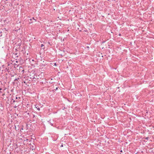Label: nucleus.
<instances>
[{
    "mask_svg": "<svg viewBox=\"0 0 154 154\" xmlns=\"http://www.w3.org/2000/svg\"><path fill=\"white\" fill-rule=\"evenodd\" d=\"M35 107L39 111L40 110V107L37 105H35Z\"/></svg>",
    "mask_w": 154,
    "mask_h": 154,
    "instance_id": "1",
    "label": "nucleus"
},
{
    "mask_svg": "<svg viewBox=\"0 0 154 154\" xmlns=\"http://www.w3.org/2000/svg\"><path fill=\"white\" fill-rule=\"evenodd\" d=\"M43 80L44 81L43 82H41V83L42 84H43L44 83L45 84L47 82L46 81L45 79H43Z\"/></svg>",
    "mask_w": 154,
    "mask_h": 154,
    "instance_id": "2",
    "label": "nucleus"
},
{
    "mask_svg": "<svg viewBox=\"0 0 154 154\" xmlns=\"http://www.w3.org/2000/svg\"><path fill=\"white\" fill-rule=\"evenodd\" d=\"M15 55L16 56V57H18V54L17 53H15Z\"/></svg>",
    "mask_w": 154,
    "mask_h": 154,
    "instance_id": "3",
    "label": "nucleus"
},
{
    "mask_svg": "<svg viewBox=\"0 0 154 154\" xmlns=\"http://www.w3.org/2000/svg\"><path fill=\"white\" fill-rule=\"evenodd\" d=\"M5 70L7 71L8 72H9V70L7 68H6L5 69Z\"/></svg>",
    "mask_w": 154,
    "mask_h": 154,
    "instance_id": "4",
    "label": "nucleus"
},
{
    "mask_svg": "<svg viewBox=\"0 0 154 154\" xmlns=\"http://www.w3.org/2000/svg\"><path fill=\"white\" fill-rule=\"evenodd\" d=\"M19 78H17V79H15V80H14V81H15L16 80L17 81L18 80H19Z\"/></svg>",
    "mask_w": 154,
    "mask_h": 154,
    "instance_id": "5",
    "label": "nucleus"
},
{
    "mask_svg": "<svg viewBox=\"0 0 154 154\" xmlns=\"http://www.w3.org/2000/svg\"><path fill=\"white\" fill-rule=\"evenodd\" d=\"M44 46V45L43 44H42L41 45V47L42 48V49H44V48H43V47Z\"/></svg>",
    "mask_w": 154,
    "mask_h": 154,
    "instance_id": "6",
    "label": "nucleus"
},
{
    "mask_svg": "<svg viewBox=\"0 0 154 154\" xmlns=\"http://www.w3.org/2000/svg\"><path fill=\"white\" fill-rule=\"evenodd\" d=\"M45 64H42V66H45Z\"/></svg>",
    "mask_w": 154,
    "mask_h": 154,
    "instance_id": "7",
    "label": "nucleus"
},
{
    "mask_svg": "<svg viewBox=\"0 0 154 154\" xmlns=\"http://www.w3.org/2000/svg\"><path fill=\"white\" fill-rule=\"evenodd\" d=\"M148 138H149V137H146L145 138V139H146V140H148Z\"/></svg>",
    "mask_w": 154,
    "mask_h": 154,
    "instance_id": "8",
    "label": "nucleus"
},
{
    "mask_svg": "<svg viewBox=\"0 0 154 154\" xmlns=\"http://www.w3.org/2000/svg\"><path fill=\"white\" fill-rule=\"evenodd\" d=\"M15 129L16 130V131H17V128H16V126H15Z\"/></svg>",
    "mask_w": 154,
    "mask_h": 154,
    "instance_id": "9",
    "label": "nucleus"
},
{
    "mask_svg": "<svg viewBox=\"0 0 154 154\" xmlns=\"http://www.w3.org/2000/svg\"><path fill=\"white\" fill-rule=\"evenodd\" d=\"M57 89H58V88H56L55 89H54V90L55 91L57 90Z\"/></svg>",
    "mask_w": 154,
    "mask_h": 154,
    "instance_id": "10",
    "label": "nucleus"
},
{
    "mask_svg": "<svg viewBox=\"0 0 154 154\" xmlns=\"http://www.w3.org/2000/svg\"><path fill=\"white\" fill-rule=\"evenodd\" d=\"M50 124L51 125V126H53V125L52 123H50Z\"/></svg>",
    "mask_w": 154,
    "mask_h": 154,
    "instance_id": "11",
    "label": "nucleus"
},
{
    "mask_svg": "<svg viewBox=\"0 0 154 154\" xmlns=\"http://www.w3.org/2000/svg\"><path fill=\"white\" fill-rule=\"evenodd\" d=\"M32 19H33L34 20H35V21H36V20L35 19H34V17H32Z\"/></svg>",
    "mask_w": 154,
    "mask_h": 154,
    "instance_id": "12",
    "label": "nucleus"
},
{
    "mask_svg": "<svg viewBox=\"0 0 154 154\" xmlns=\"http://www.w3.org/2000/svg\"><path fill=\"white\" fill-rule=\"evenodd\" d=\"M61 146L63 147V145H62Z\"/></svg>",
    "mask_w": 154,
    "mask_h": 154,
    "instance_id": "13",
    "label": "nucleus"
},
{
    "mask_svg": "<svg viewBox=\"0 0 154 154\" xmlns=\"http://www.w3.org/2000/svg\"><path fill=\"white\" fill-rule=\"evenodd\" d=\"M15 102V100H13V102Z\"/></svg>",
    "mask_w": 154,
    "mask_h": 154,
    "instance_id": "14",
    "label": "nucleus"
},
{
    "mask_svg": "<svg viewBox=\"0 0 154 154\" xmlns=\"http://www.w3.org/2000/svg\"><path fill=\"white\" fill-rule=\"evenodd\" d=\"M16 99H17V97H16Z\"/></svg>",
    "mask_w": 154,
    "mask_h": 154,
    "instance_id": "15",
    "label": "nucleus"
},
{
    "mask_svg": "<svg viewBox=\"0 0 154 154\" xmlns=\"http://www.w3.org/2000/svg\"><path fill=\"white\" fill-rule=\"evenodd\" d=\"M2 90V88H0V90Z\"/></svg>",
    "mask_w": 154,
    "mask_h": 154,
    "instance_id": "16",
    "label": "nucleus"
},
{
    "mask_svg": "<svg viewBox=\"0 0 154 154\" xmlns=\"http://www.w3.org/2000/svg\"><path fill=\"white\" fill-rule=\"evenodd\" d=\"M48 44H50L49 42H48Z\"/></svg>",
    "mask_w": 154,
    "mask_h": 154,
    "instance_id": "17",
    "label": "nucleus"
},
{
    "mask_svg": "<svg viewBox=\"0 0 154 154\" xmlns=\"http://www.w3.org/2000/svg\"><path fill=\"white\" fill-rule=\"evenodd\" d=\"M121 152H122V150H121Z\"/></svg>",
    "mask_w": 154,
    "mask_h": 154,
    "instance_id": "18",
    "label": "nucleus"
},
{
    "mask_svg": "<svg viewBox=\"0 0 154 154\" xmlns=\"http://www.w3.org/2000/svg\"><path fill=\"white\" fill-rule=\"evenodd\" d=\"M32 20V19H30V20Z\"/></svg>",
    "mask_w": 154,
    "mask_h": 154,
    "instance_id": "19",
    "label": "nucleus"
},
{
    "mask_svg": "<svg viewBox=\"0 0 154 154\" xmlns=\"http://www.w3.org/2000/svg\"><path fill=\"white\" fill-rule=\"evenodd\" d=\"M16 50L17 51V49H16Z\"/></svg>",
    "mask_w": 154,
    "mask_h": 154,
    "instance_id": "20",
    "label": "nucleus"
},
{
    "mask_svg": "<svg viewBox=\"0 0 154 154\" xmlns=\"http://www.w3.org/2000/svg\"><path fill=\"white\" fill-rule=\"evenodd\" d=\"M55 65H56V63L55 64Z\"/></svg>",
    "mask_w": 154,
    "mask_h": 154,
    "instance_id": "21",
    "label": "nucleus"
}]
</instances>
